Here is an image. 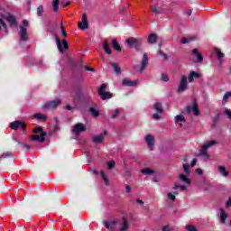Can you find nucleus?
Segmentation results:
<instances>
[{
    "label": "nucleus",
    "instance_id": "obj_1",
    "mask_svg": "<svg viewBox=\"0 0 231 231\" xmlns=\"http://www.w3.org/2000/svg\"><path fill=\"white\" fill-rule=\"evenodd\" d=\"M76 98H78L79 102L83 104V106H86V107L91 104V96L88 92L79 90L76 93Z\"/></svg>",
    "mask_w": 231,
    "mask_h": 231
},
{
    "label": "nucleus",
    "instance_id": "obj_2",
    "mask_svg": "<svg viewBox=\"0 0 231 231\" xmlns=\"http://www.w3.org/2000/svg\"><path fill=\"white\" fill-rule=\"evenodd\" d=\"M60 104H62V99H60V98L53 99V100L45 102L43 104V106H42V109L43 111H50L51 109H57V107H59V106H60Z\"/></svg>",
    "mask_w": 231,
    "mask_h": 231
},
{
    "label": "nucleus",
    "instance_id": "obj_3",
    "mask_svg": "<svg viewBox=\"0 0 231 231\" xmlns=\"http://www.w3.org/2000/svg\"><path fill=\"white\" fill-rule=\"evenodd\" d=\"M54 38L60 53H64V51L69 48V45H68V42L66 41V39H62L60 41V38L57 36V34L54 35Z\"/></svg>",
    "mask_w": 231,
    "mask_h": 231
},
{
    "label": "nucleus",
    "instance_id": "obj_4",
    "mask_svg": "<svg viewBox=\"0 0 231 231\" xmlns=\"http://www.w3.org/2000/svg\"><path fill=\"white\" fill-rule=\"evenodd\" d=\"M9 127L14 131H17V129H21L23 134H26V125L23 121H14L10 124Z\"/></svg>",
    "mask_w": 231,
    "mask_h": 231
},
{
    "label": "nucleus",
    "instance_id": "obj_5",
    "mask_svg": "<svg viewBox=\"0 0 231 231\" xmlns=\"http://www.w3.org/2000/svg\"><path fill=\"white\" fill-rule=\"evenodd\" d=\"M126 44H128L129 48H134L139 51L142 48V39L140 38H128L126 40Z\"/></svg>",
    "mask_w": 231,
    "mask_h": 231
},
{
    "label": "nucleus",
    "instance_id": "obj_6",
    "mask_svg": "<svg viewBox=\"0 0 231 231\" xmlns=\"http://www.w3.org/2000/svg\"><path fill=\"white\" fill-rule=\"evenodd\" d=\"M189 88V82L187 76L183 75L180 78V85L177 88V93H184V91Z\"/></svg>",
    "mask_w": 231,
    "mask_h": 231
},
{
    "label": "nucleus",
    "instance_id": "obj_7",
    "mask_svg": "<svg viewBox=\"0 0 231 231\" xmlns=\"http://www.w3.org/2000/svg\"><path fill=\"white\" fill-rule=\"evenodd\" d=\"M88 112L94 118H98L100 116V109L98 108V105L97 103H93L92 106L88 109Z\"/></svg>",
    "mask_w": 231,
    "mask_h": 231
},
{
    "label": "nucleus",
    "instance_id": "obj_8",
    "mask_svg": "<svg viewBox=\"0 0 231 231\" xmlns=\"http://www.w3.org/2000/svg\"><path fill=\"white\" fill-rule=\"evenodd\" d=\"M47 135H48V133L42 132L41 135H32L31 140H32V142H40V143H42L43 142L46 141Z\"/></svg>",
    "mask_w": 231,
    "mask_h": 231
},
{
    "label": "nucleus",
    "instance_id": "obj_9",
    "mask_svg": "<svg viewBox=\"0 0 231 231\" xmlns=\"http://www.w3.org/2000/svg\"><path fill=\"white\" fill-rule=\"evenodd\" d=\"M84 131H86V125L82 123L76 124L72 129L74 134H80V133H84Z\"/></svg>",
    "mask_w": 231,
    "mask_h": 231
},
{
    "label": "nucleus",
    "instance_id": "obj_10",
    "mask_svg": "<svg viewBox=\"0 0 231 231\" xmlns=\"http://www.w3.org/2000/svg\"><path fill=\"white\" fill-rule=\"evenodd\" d=\"M88 27H89V23H88V15H86V14H83L82 22L79 23L78 28L84 31V30H88Z\"/></svg>",
    "mask_w": 231,
    "mask_h": 231
},
{
    "label": "nucleus",
    "instance_id": "obj_11",
    "mask_svg": "<svg viewBox=\"0 0 231 231\" xmlns=\"http://www.w3.org/2000/svg\"><path fill=\"white\" fill-rule=\"evenodd\" d=\"M20 41L24 42L28 41V29L25 27L20 26Z\"/></svg>",
    "mask_w": 231,
    "mask_h": 231
},
{
    "label": "nucleus",
    "instance_id": "obj_12",
    "mask_svg": "<svg viewBox=\"0 0 231 231\" xmlns=\"http://www.w3.org/2000/svg\"><path fill=\"white\" fill-rule=\"evenodd\" d=\"M107 135V131H104L103 134H100L98 135H95L93 137L94 143H102L104 142V138Z\"/></svg>",
    "mask_w": 231,
    "mask_h": 231
},
{
    "label": "nucleus",
    "instance_id": "obj_13",
    "mask_svg": "<svg viewBox=\"0 0 231 231\" xmlns=\"http://www.w3.org/2000/svg\"><path fill=\"white\" fill-rule=\"evenodd\" d=\"M145 142L150 149V151H152L154 149V137L151 134H147L145 136Z\"/></svg>",
    "mask_w": 231,
    "mask_h": 231
},
{
    "label": "nucleus",
    "instance_id": "obj_14",
    "mask_svg": "<svg viewBox=\"0 0 231 231\" xmlns=\"http://www.w3.org/2000/svg\"><path fill=\"white\" fill-rule=\"evenodd\" d=\"M138 81L136 80H131L127 79H124L122 81V86H125L126 88H134V86H137Z\"/></svg>",
    "mask_w": 231,
    "mask_h": 231
},
{
    "label": "nucleus",
    "instance_id": "obj_15",
    "mask_svg": "<svg viewBox=\"0 0 231 231\" xmlns=\"http://www.w3.org/2000/svg\"><path fill=\"white\" fill-rule=\"evenodd\" d=\"M149 64V57L147 56V53H144L143 55V59L141 61V67H140V71H143L147 68Z\"/></svg>",
    "mask_w": 231,
    "mask_h": 231
},
{
    "label": "nucleus",
    "instance_id": "obj_16",
    "mask_svg": "<svg viewBox=\"0 0 231 231\" xmlns=\"http://www.w3.org/2000/svg\"><path fill=\"white\" fill-rule=\"evenodd\" d=\"M12 140L14 142H16V143H18V145H22L23 147H24V149H26L27 151H30V149H32V146L26 143H23L20 141L19 138H17L16 136L13 135L12 136Z\"/></svg>",
    "mask_w": 231,
    "mask_h": 231
},
{
    "label": "nucleus",
    "instance_id": "obj_17",
    "mask_svg": "<svg viewBox=\"0 0 231 231\" xmlns=\"http://www.w3.org/2000/svg\"><path fill=\"white\" fill-rule=\"evenodd\" d=\"M151 10H152V13L154 14V15H160L162 14H163V9L160 8L158 6V3L157 5H152L151 6Z\"/></svg>",
    "mask_w": 231,
    "mask_h": 231
},
{
    "label": "nucleus",
    "instance_id": "obj_18",
    "mask_svg": "<svg viewBox=\"0 0 231 231\" xmlns=\"http://www.w3.org/2000/svg\"><path fill=\"white\" fill-rule=\"evenodd\" d=\"M32 116L33 118H35V120H38L39 122H46V120H48V117L46 116V115L42 113L33 114Z\"/></svg>",
    "mask_w": 231,
    "mask_h": 231
},
{
    "label": "nucleus",
    "instance_id": "obj_19",
    "mask_svg": "<svg viewBox=\"0 0 231 231\" xmlns=\"http://www.w3.org/2000/svg\"><path fill=\"white\" fill-rule=\"evenodd\" d=\"M214 52L216 53L217 59L220 62V64H223V58L225 57V54L221 52V50H219L218 48H215Z\"/></svg>",
    "mask_w": 231,
    "mask_h": 231
},
{
    "label": "nucleus",
    "instance_id": "obj_20",
    "mask_svg": "<svg viewBox=\"0 0 231 231\" xmlns=\"http://www.w3.org/2000/svg\"><path fill=\"white\" fill-rule=\"evenodd\" d=\"M103 223L105 225V228H106L107 230H109V228H112V226H115V225H118V221L116 220H104Z\"/></svg>",
    "mask_w": 231,
    "mask_h": 231
},
{
    "label": "nucleus",
    "instance_id": "obj_21",
    "mask_svg": "<svg viewBox=\"0 0 231 231\" xmlns=\"http://www.w3.org/2000/svg\"><path fill=\"white\" fill-rule=\"evenodd\" d=\"M226 217H228V215L223 208H220V223L221 225H225L226 223Z\"/></svg>",
    "mask_w": 231,
    "mask_h": 231
},
{
    "label": "nucleus",
    "instance_id": "obj_22",
    "mask_svg": "<svg viewBox=\"0 0 231 231\" xmlns=\"http://www.w3.org/2000/svg\"><path fill=\"white\" fill-rule=\"evenodd\" d=\"M129 229V221L125 217H122V226L120 228V231H125Z\"/></svg>",
    "mask_w": 231,
    "mask_h": 231
},
{
    "label": "nucleus",
    "instance_id": "obj_23",
    "mask_svg": "<svg viewBox=\"0 0 231 231\" xmlns=\"http://www.w3.org/2000/svg\"><path fill=\"white\" fill-rule=\"evenodd\" d=\"M207 151H208V148L205 144H203L199 152V156H204V158H207V160H208L209 155Z\"/></svg>",
    "mask_w": 231,
    "mask_h": 231
},
{
    "label": "nucleus",
    "instance_id": "obj_24",
    "mask_svg": "<svg viewBox=\"0 0 231 231\" xmlns=\"http://www.w3.org/2000/svg\"><path fill=\"white\" fill-rule=\"evenodd\" d=\"M192 53H193V55H195V57H197L196 62H203V55H201V53H199L198 49H193Z\"/></svg>",
    "mask_w": 231,
    "mask_h": 231
},
{
    "label": "nucleus",
    "instance_id": "obj_25",
    "mask_svg": "<svg viewBox=\"0 0 231 231\" xmlns=\"http://www.w3.org/2000/svg\"><path fill=\"white\" fill-rule=\"evenodd\" d=\"M218 171L221 174V176H224V178L228 177L230 174V172L226 171V168L225 166H218Z\"/></svg>",
    "mask_w": 231,
    "mask_h": 231
},
{
    "label": "nucleus",
    "instance_id": "obj_26",
    "mask_svg": "<svg viewBox=\"0 0 231 231\" xmlns=\"http://www.w3.org/2000/svg\"><path fill=\"white\" fill-rule=\"evenodd\" d=\"M103 50L105 53H106V55H111V53H113V51L111 50V46H109V43H107L106 42H103Z\"/></svg>",
    "mask_w": 231,
    "mask_h": 231
},
{
    "label": "nucleus",
    "instance_id": "obj_27",
    "mask_svg": "<svg viewBox=\"0 0 231 231\" xmlns=\"http://www.w3.org/2000/svg\"><path fill=\"white\" fill-rule=\"evenodd\" d=\"M112 47L116 50V51H117L118 53H120V51H122V47L120 46V44H118V41H116V39H113L112 40Z\"/></svg>",
    "mask_w": 231,
    "mask_h": 231
},
{
    "label": "nucleus",
    "instance_id": "obj_28",
    "mask_svg": "<svg viewBox=\"0 0 231 231\" xmlns=\"http://www.w3.org/2000/svg\"><path fill=\"white\" fill-rule=\"evenodd\" d=\"M157 41H158V35L156 33H152L148 36L149 44H155Z\"/></svg>",
    "mask_w": 231,
    "mask_h": 231
},
{
    "label": "nucleus",
    "instance_id": "obj_29",
    "mask_svg": "<svg viewBox=\"0 0 231 231\" xmlns=\"http://www.w3.org/2000/svg\"><path fill=\"white\" fill-rule=\"evenodd\" d=\"M153 108L159 115H162V113H163V106H162V103H160V102L155 103L153 106Z\"/></svg>",
    "mask_w": 231,
    "mask_h": 231
},
{
    "label": "nucleus",
    "instance_id": "obj_30",
    "mask_svg": "<svg viewBox=\"0 0 231 231\" xmlns=\"http://www.w3.org/2000/svg\"><path fill=\"white\" fill-rule=\"evenodd\" d=\"M110 66H112L114 71L116 73V75H120L122 73V69L116 63L110 62Z\"/></svg>",
    "mask_w": 231,
    "mask_h": 231
},
{
    "label": "nucleus",
    "instance_id": "obj_31",
    "mask_svg": "<svg viewBox=\"0 0 231 231\" xmlns=\"http://www.w3.org/2000/svg\"><path fill=\"white\" fill-rule=\"evenodd\" d=\"M99 97H101L103 100H109V98H113V94L110 92H103Z\"/></svg>",
    "mask_w": 231,
    "mask_h": 231
},
{
    "label": "nucleus",
    "instance_id": "obj_32",
    "mask_svg": "<svg viewBox=\"0 0 231 231\" xmlns=\"http://www.w3.org/2000/svg\"><path fill=\"white\" fill-rule=\"evenodd\" d=\"M7 23H9L11 26H15V24H17V20L15 19V16L9 15L7 17Z\"/></svg>",
    "mask_w": 231,
    "mask_h": 231
},
{
    "label": "nucleus",
    "instance_id": "obj_33",
    "mask_svg": "<svg viewBox=\"0 0 231 231\" xmlns=\"http://www.w3.org/2000/svg\"><path fill=\"white\" fill-rule=\"evenodd\" d=\"M180 181H183V183H187L188 185H190L191 181H190V179L187 178V175L181 173L180 176H179Z\"/></svg>",
    "mask_w": 231,
    "mask_h": 231
},
{
    "label": "nucleus",
    "instance_id": "obj_34",
    "mask_svg": "<svg viewBox=\"0 0 231 231\" xmlns=\"http://www.w3.org/2000/svg\"><path fill=\"white\" fill-rule=\"evenodd\" d=\"M231 97V91H227L225 93L223 99H222V104L225 106L226 104L227 100Z\"/></svg>",
    "mask_w": 231,
    "mask_h": 231
},
{
    "label": "nucleus",
    "instance_id": "obj_35",
    "mask_svg": "<svg viewBox=\"0 0 231 231\" xmlns=\"http://www.w3.org/2000/svg\"><path fill=\"white\" fill-rule=\"evenodd\" d=\"M142 174L145 176H149L151 174H154V171L151 170L150 168H144L141 171Z\"/></svg>",
    "mask_w": 231,
    "mask_h": 231
},
{
    "label": "nucleus",
    "instance_id": "obj_36",
    "mask_svg": "<svg viewBox=\"0 0 231 231\" xmlns=\"http://www.w3.org/2000/svg\"><path fill=\"white\" fill-rule=\"evenodd\" d=\"M106 89H107V85L103 83L100 88L97 89L98 95H102L103 93H106Z\"/></svg>",
    "mask_w": 231,
    "mask_h": 231
},
{
    "label": "nucleus",
    "instance_id": "obj_37",
    "mask_svg": "<svg viewBox=\"0 0 231 231\" xmlns=\"http://www.w3.org/2000/svg\"><path fill=\"white\" fill-rule=\"evenodd\" d=\"M44 14V7L42 5H39L37 8V15L38 17H42Z\"/></svg>",
    "mask_w": 231,
    "mask_h": 231
},
{
    "label": "nucleus",
    "instance_id": "obj_38",
    "mask_svg": "<svg viewBox=\"0 0 231 231\" xmlns=\"http://www.w3.org/2000/svg\"><path fill=\"white\" fill-rule=\"evenodd\" d=\"M119 115H120V109L116 108L114 111H112L111 118L113 120H115V118H117V116H119Z\"/></svg>",
    "mask_w": 231,
    "mask_h": 231
},
{
    "label": "nucleus",
    "instance_id": "obj_39",
    "mask_svg": "<svg viewBox=\"0 0 231 231\" xmlns=\"http://www.w3.org/2000/svg\"><path fill=\"white\" fill-rule=\"evenodd\" d=\"M216 143H217V141L210 140L208 143H204V145L208 149L210 147H213V145H216Z\"/></svg>",
    "mask_w": 231,
    "mask_h": 231
},
{
    "label": "nucleus",
    "instance_id": "obj_40",
    "mask_svg": "<svg viewBox=\"0 0 231 231\" xmlns=\"http://www.w3.org/2000/svg\"><path fill=\"white\" fill-rule=\"evenodd\" d=\"M192 41H194V37L180 39L182 44H189V42H192Z\"/></svg>",
    "mask_w": 231,
    "mask_h": 231
},
{
    "label": "nucleus",
    "instance_id": "obj_41",
    "mask_svg": "<svg viewBox=\"0 0 231 231\" xmlns=\"http://www.w3.org/2000/svg\"><path fill=\"white\" fill-rule=\"evenodd\" d=\"M175 122H187L183 115H178L175 116Z\"/></svg>",
    "mask_w": 231,
    "mask_h": 231
},
{
    "label": "nucleus",
    "instance_id": "obj_42",
    "mask_svg": "<svg viewBox=\"0 0 231 231\" xmlns=\"http://www.w3.org/2000/svg\"><path fill=\"white\" fill-rule=\"evenodd\" d=\"M59 1L60 0H53L52 1L53 12H58V10H59Z\"/></svg>",
    "mask_w": 231,
    "mask_h": 231
},
{
    "label": "nucleus",
    "instance_id": "obj_43",
    "mask_svg": "<svg viewBox=\"0 0 231 231\" xmlns=\"http://www.w3.org/2000/svg\"><path fill=\"white\" fill-rule=\"evenodd\" d=\"M192 111H193L195 116H199V109L198 108V104H196V103L193 104Z\"/></svg>",
    "mask_w": 231,
    "mask_h": 231
},
{
    "label": "nucleus",
    "instance_id": "obj_44",
    "mask_svg": "<svg viewBox=\"0 0 231 231\" xmlns=\"http://www.w3.org/2000/svg\"><path fill=\"white\" fill-rule=\"evenodd\" d=\"M183 171L187 176H190V170L189 164H183Z\"/></svg>",
    "mask_w": 231,
    "mask_h": 231
},
{
    "label": "nucleus",
    "instance_id": "obj_45",
    "mask_svg": "<svg viewBox=\"0 0 231 231\" xmlns=\"http://www.w3.org/2000/svg\"><path fill=\"white\" fill-rule=\"evenodd\" d=\"M102 180H104L106 185H109V180L107 179V176H106V173L104 171L100 172Z\"/></svg>",
    "mask_w": 231,
    "mask_h": 231
},
{
    "label": "nucleus",
    "instance_id": "obj_46",
    "mask_svg": "<svg viewBox=\"0 0 231 231\" xmlns=\"http://www.w3.org/2000/svg\"><path fill=\"white\" fill-rule=\"evenodd\" d=\"M12 156V152H4L1 156H0V160L6 159V158H11Z\"/></svg>",
    "mask_w": 231,
    "mask_h": 231
},
{
    "label": "nucleus",
    "instance_id": "obj_47",
    "mask_svg": "<svg viewBox=\"0 0 231 231\" xmlns=\"http://www.w3.org/2000/svg\"><path fill=\"white\" fill-rule=\"evenodd\" d=\"M60 30H61V34L66 39L68 37V33L66 32V29H64V25L62 23H60Z\"/></svg>",
    "mask_w": 231,
    "mask_h": 231
},
{
    "label": "nucleus",
    "instance_id": "obj_48",
    "mask_svg": "<svg viewBox=\"0 0 231 231\" xmlns=\"http://www.w3.org/2000/svg\"><path fill=\"white\" fill-rule=\"evenodd\" d=\"M1 26L5 30L6 33H8V31L6 30L7 25L6 23L3 21V19L0 18V32H1Z\"/></svg>",
    "mask_w": 231,
    "mask_h": 231
},
{
    "label": "nucleus",
    "instance_id": "obj_49",
    "mask_svg": "<svg viewBox=\"0 0 231 231\" xmlns=\"http://www.w3.org/2000/svg\"><path fill=\"white\" fill-rule=\"evenodd\" d=\"M167 198L168 199H171V201H176V196L171 192L167 194Z\"/></svg>",
    "mask_w": 231,
    "mask_h": 231
},
{
    "label": "nucleus",
    "instance_id": "obj_50",
    "mask_svg": "<svg viewBox=\"0 0 231 231\" xmlns=\"http://www.w3.org/2000/svg\"><path fill=\"white\" fill-rule=\"evenodd\" d=\"M115 168V161H110V162H108V163H107V169L109 170V171H111V169H114Z\"/></svg>",
    "mask_w": 231,
    "mask_h": 231
},
{
    "label": "nucleus",
    "instance_id": "obj_51",
    "mask_svg": "<svg viewBox=\"0 0 231 231\" xmlns=\"http://www.w3.org/2000/svg\"><path fill=\"white\" fill-rule=\"evenodd\" d=\"M191 75L193 76V79H201V74H199V72L191 71Z\"/></svg>",
    "mask_w": 231,
    "mask_h": 231
},
{
    "label": "nucleus",
    "instance_id": "obj_52",
    "mask_svg": "<svg viewBox=\"0 0 231 231\" xmlns=\"http://www.w3.org/2000/svg\"><path fill=\"white\" fill-rule=\"evenodd\" d=\"M32 133H41V134H42V133H44V131H42V127L38 126V127H35V128L32 130Z\"/></svg>",
    "mask_w": 231,
    "mask_h": 231
},
{
    "label": "nucleus",
    "instance_id": "obj_53",
    "mask_svg": "<svg viewBox=\"0 0 231 231\" xmlns=\"http://www.w3.org/2000/svg\"><path fill=\"white\" fill-rule=\"evenodd\" d=\"M83 154H85L87 156V160H88V163H90L91 162V154H89V152L84 151Z\"/></svg>",
    "mask_w": 231,
    "mask_h": 231
},
{
    "label": "nucleus",
    "instance_id": "obj_54",
    "mask_svg": "<svg viewBox=\"0 0 231 231\" xmlns=\"http://www.w3.org/2000/svg\"><path fill=\"white\" fill-rule=\"evenodd\" d=\"M162 82H169V76H167V74H165V73H162Z\"/></svg>",
    "mask_w": 231,
    "mask_h": 231
},
{
    "label": "nucleus",
    "instance_id": "obj_55",
    "mask_svg": "<svg viewBox=\"0 0 231 231\" xmlns=\"http://www.w3.org/2000/svg\"><path fill=\"white\" fill-rule=\"evenodd\" d=\"M162 231H172V226L168 225L162 227Z\"/></svg>",
    "mask_w": 231,
    "mask_h": 231
},
{
    "label": "nucleus",
    "instance_id": "obj_56",
    "mask_svg": "<svg viewBox=\"0 0 231 231\" xmlns=\"http://www.w3.org/2000/svg\"><path fill=\"white\" fill-rule=\"evenodd\" d=\"M188 82H194V76L192 75V72H189V75L188 76Z\"/></svg>",
    "mask_w": 231,
    "mask_h": 231
},
{
    "label": "nucleus",
    "instance_id": "obj_57",
    "mask_svg": "<svg viewBox=\"0 0 231 231\" xmlns=\"http://www.w3.org/2000/svg\"><path fill=\"white\" fill-rule=\"evenodd\" d=\"M186 228L188 231H198V229L194 226H187Z\"/></svg>",
    "mask_w": 231,
    "mask_h": 231
},
{
    "label": "nucleus",
    "instance_id": "obj_58",
    "mask_svg": "<svg viewBox=\"0 0 231 231\" xmlns=\"http://www.w3.org/2000/svg\"><path fill=\"white\" fill-rule=\"evenodd\" d=\"M65 109H67V111H73V109H75V106H71L70 105H66Z\"/></svg>",
    "mask_w": 231,
    "mask_h": 231
},
{
    "label": "nucleus",
    "instance_id": "obj_59",
    "mask_svg": "<svg viewBox=\"0 0 231 231\" xmlns=\"http://www.w3.org/2000/svg\"><path fill=\"white\" fill-rule=\"evenodd\" d=\"M84 68H85L86 71H95V69L93 68H91V67H89L88 65H86Z\"/></svg>",
    "mask_w": 231,
    "mask_h": 231
},
{
    "label": "nucleus",
    "instance_id": "obj_60",
    "mask_svg": "<svg viewBox=\"0 0 231 231\" xmlns=\"http://www.w3.org/2000/svg\"><path fill=\"white\" fill-rule=\"evenodd\" d=\"M23 28H28V26H29L28 20H23Z\"/></svg>",
    "mask_w": 231,
    "mask_h": 231
},
{
    "label": "nucleus",
    "instance_id": "obj_61",
    "mask_svg": "<svg viewBox=\"0 0 231 231\" xmlns=\"http://www.w3.org/2000/svg\"><path fill=\"white\" fill-rule=\"evenodd\" d=\"M195 172H197L199 174V176H201V174H203V170L198 168L195 170Z\"/></svg>",
    "mask_w": 231,
    "mask_h": 231
},
{
    "label": "nucleus",
    "instance_id": "obj_62",
    "mask_svg": "<svg viewBox=\"0 0 231 231\" xmlns=\"http://www.w3.org/2000/svg\"><path fill=\"white\" fill-rule=\"evenodd\" d=\"M152 118H154V120H160V115L159 114H153Z\"/></svg>",
    "mask_w": 231,
    "mask_h": 231
},
{
    "label": "nucleus",
    "instance_id": "obj_63",
    "mask_svg": "<svg viewBox=\"0 0 231 231\" xmlns=\"http://www.w3.org/2000/svg\"><path fill=\"white\" fill-rule=\"evenodd\" d=\"M196 163H198V161L196 160V159H193L192 161H191V167H196Z\"/></svg>",
    "mask_w": 231,
    "mask_h": 231
},
{
    "label": "nucleus",
    "instance_id": "obj_64",
    "mask_svg": "<svg viewBox=\"0 0 231 231\" xmlns=\"http://www.w3.org/2000/svg\"><path fill=\"white\" fill-rule=\"evenodd\" d=\"M226 207H231V198L226 202Z\"/></svg>",
    "mask_w": 231,
    "mask_h": 231
}]
</instances>
